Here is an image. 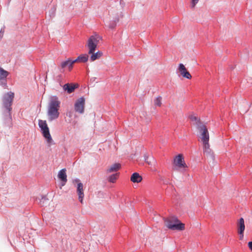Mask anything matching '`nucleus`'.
Wrapping results in <instances>:
<instances>
[{"label": "nucleus", "instance_id": "obj_1", "mask_svg": "<svg viewBox=\"0 0 252 252\" xmlns=\"http://www.w3.org/2000/svg\"><path fill=\"white\" fill-rule=\"evenodd\" d=\"M60 103L61 102L57 96L54 95L50 97L47 111L49 121L52 122L59 118Z\"/></svg>", "mask_w": 252, "mask_h": 252}, {"label": "nucleus", "instance_id": "obj_2", "mask_svg": "<svg viewBox=\"0 0 252 252\" xmlns=\"http://www.w3.org/2000/svg\"><path fill=\"white\" fill-rule=\"evenodd\" d=\"M14 97V94L12 92H9L5 94L3 97V106L5 109L4 115L9 118V120L12 119L11 115V111L12 110L11 105Z\"/></svg>", "mask_w": 252, "mask_h": 252}, {"label": "nucleus", "instance_id": "obj_3", "mask_svg": "<svg viewBox=\"0 0 252 252\" xmlns=\"http://www.w3.org/2000/svg\"><path fill=\"white\" fill-rule=\"evenodd\" d=\"M38 126L40 128V131L42 136L46 141L48 146L50 147L52 145H54L55 143L54 142L50 134L49 128L48 126L46 121L45 120H39Z\"/></svg>", "mask_w": 252, "mask_h": 252}, {"label": "nucleus", "instance_id": "obj_4", "mask_svg": "<svg viewBox=\"0 0 252 252\" xmlns=\"http://www.w3.org/2000/svg\"><path fill=\"white\" fill-rule=\"evenodd\" d=\"M164 220L165 225L171 230H183L185 228V224L176 217H173L172 219L165 218Z\"/></svg>", "mask_w": 252, "mask_h": 252}, {"label": "nucleus", "instance_id": "obj_5", "mask_svg": "<svg viewBox=\"0 0 252 252\" xmlns=\"http://www.w3.org/2000/svg\"><path fill=\"white\" fill-rule=\"evenodd\" d=\"M100 39V36L97 35H93L90 37L88 41L89 54H92L95 52L97 45Z\"/></svg>", "mask_w": 252, "mask_h": 252}, {"label": "nucleus", "instance_id": "obj_6", "mask_svg": "<svg viewBox=\"0 0 252 252\" xmlns=\"http://www.w3.org/2000/svg\"><path fill=\"white\" fill-rule=\"evenodd\" d=\"M197 129L200 134L202 141H209V135L207 127L203 124L199 123L197 124Z\"/></svg>", "mask_w": 252, "mask_h": 252}, {"label": "nucleus", "instance_id": "obj_7", "mask_svg": "<svg viewBox=\"0 0 252 252\" xmlns=\"http://www.w3.org/2000/svg\"><path fill=\"white\" fill-rule=\"evenodd\" d=\"M74 63L73 59L69 58L61 62L59 69L61 72H63L65 69H68V70L71 71L73 68Z\"/></svg>", "mask_w": 252, "mask_h": 252}, {"label": "nucleus", "instance_id": "obj_8", "mask_svg": "<svg viewBox=\"0 0 252 252\" xmlns=\"http://www.w3.org/2000/svg\"><path fill=\"white\" fill-rule=\"evenodd\" d=\"M85 98L81 97L78 98L75 103L74 109L76 112L82 114L84 111Z\"/></svg>", "mask_w": 252, "mask_h": 252}, {"label": "nucleus", "instance_id": "obj_9", "mask_svg": "<svg viewBox=\"0 0 252 252\" xmlns=\"http://www.w3.org/2000/svg\"><path fill=\"white\" fill-rule=\"evenodd\" d=\"M178 72L183 77L190 79L191 78V75L187 70V68L183 63H180L178 68Z\"/></svg>", "mask_w": 252, "mask_h": 252}, {"label": "nucleus", "instance_id": "obj_10", "mask_svg": "<svg viewBox=\"0 0 252 252\" xmlns=\"http://www.w3.org/2000/svg\"><path fill=\"white\" fill-rule=\"evenodd\" d=\"M174 164L175 165L180 168L187 167L183 156L181 154H179L178 156H176L174 159Z\"/></svg>", "mask_w": 252, "mask_h": 252}, {"label": "nucleus", "instance_id": "obj_11", "mask_svg": "<svg viewBox=\"0 0 252 252\" xmlns=\"http://www.w3.org/2000/svg\"><path fill=\"white\" fill-rule=\"evenodd\" d=\"M58 177L62 181V186H64L67 182L66 169L65 168L61 169L58 173Z\"/></svg>", "mask_w": 252, "mask_h": 252}, {"label": "nucleus", "instance_id": "obj_12", "mask_svg": "<svg viewBox=\"0 0 252 252\" xmlns=\"http://www.w3.org/2000/svg\"><path fill=\"white\" fill-rule=\"evenodd\" d=\"M78 87V85L77 84L66 83L63 85V89L65 91H66L68 94H71Z\"/></svg>", "mask_w": 252, "mask_h": 252}, {"label": "nucleus", "instance_id": "obj_13", "mask_svg": "<svg viewBox=\"0 0 252 252\" xmlns=\"http://www.w3.org/2000/svg\"><path fill=\"white\" fill-rule=\"evenodd\" d=\"M77 192L78 195V199L81 203L83 202V199L84 196L83 192V185L81 183H79L77 184Z\"/></svg>", "mask_w": 252, "mask_h": 252}, {"label": "nucleus", "instance_id": "obj_14", "mask_svg": "<svg viewBox=\"0 0 252 252\" xmlns=\"http://www.w3.org/2000/svg\"><path fill=\"white\" fill-rule=\"evenodd\" d=\"M89 59V56L87 54H81V55L79 56L76 59L73 60L74 61V63H86L88 61Z\"/></svg>", "mask_w": 252, "mask_h": 252}, {"label": "nucleus", "instance_id": "obj_15", "mask_svg": "<svg viewBox=\"0 0 252 252\" xmlns=\"http://www.w3.org/2000/svg\"><path fill=\"white\" fill-rule=\"evenodd\" d=\"M130 180L133 183H138L142 181V178L138 173L134 172L131 175Z\"/></svg>", "mask_w": 252, "mask_h": 252}, {"label": "nucleus", "instance_id": "obj_16", "mask_svg": "<svg viewBox=\"0 0 252 252\" xmlns=\"http://www.w3.org/2000/svg\"><path fill=\"white\" fill-rule=\"evenodd\" d=\"M238 232H244L245 229V221L243 218H241L237 222Z\"/></svg>", "mask_w": 252, "mask_h": 252}, {"label": "nucleus", "instance_id": "obj_17", "mask_svg": "<svg viewBox=\"0 0 252 252\" xmlns=\"http://www.w3.org/2000/svg\"><path fill=\"white\" fill-rule=\"evenodd\" d=\"M121 168V164L118 163H115L112 165L109 169H107V173H111L118 171Z\"/></svg>", "mask_w": 252, "mask_h": 252}, {"label": "nucleus", "instance_id": "obj_18", "mask_svg": "<svg viewBox=\"0 0 252 252\" xmlns=\"http://www.w3.org/2000/svg\"><path fill=\"white\" fill-rule=\"evenodd\" d=\"M90 54L91 55L90 57V60L92 62H93L100 58L102 55V53L101 51H98L96 53L93 52V53Z\"/></svg>", "mask_w": 252, "mask_h": 252}, {"label": "nucleus", "instance_id": "obj_19", "mask_svg": "<svg viewBox=\"0 0 252 252\" xmlns=\"http://www.w3.org/2000/svg\"><path fill=\"white\" fill-rule=\"evenodd\" d=\"M39 204L41 206H44L47 205L48 203L49 199L47 198L46 196H41V198H39Z\"/></svg>", "mask_w": 252, "mask_h": 252}, {"label": "nucleus", "instance_id": "obj_20", "mask_svg": "<svg viewBox=\"0 0 252 252\" xmlns=\"http://www.w3.org/2000/svg\"><path fill=\"white\" fill-rule=\"evenodd\" d=\"M9 72L1 67H0V79H6Z\"/></svg>", "mask_w": 252, "mask_h": 252}, {"label": "nucleus", "instance_id": "obj_21", "mask_svg": "<svg viewBox=\"0 0 252 252\" xmlns=\"http://www.w3.org/2000/svg\"><path fill=\"white\" fill-rule=\"evenodd\" d=\"M118 173L113 174L108 178V181L111 183H114L117 179Z\"/></svg>", "mask_w": 252, "mask_h": 252}, {"label": "nucleus", "instance_id": "obj_22", "mask_svg": "<svg viewBox=\"0 0 252 252\" xmlns=\"http://www.w3.org/2000/svg\"><path fill=\"white\" fill-rule=\"evenodd\" d=\"M161 97L160 96L157 97L155 100V104L157 106H160L161 104Z\"/></svg>", "mask_w": 252, "mask_h": 252}, {"label": "nucleus", "instance_id": "obj_23", "mask_svg": "<svg viewBox=\"0 0 252 252\" xmlns=\"http://www.w3.org/2000/svg\"><path fill=\"white\" fill-rule=\"evenodd\" d=\"M0 85L5 87L7 85L6 79H0Z\"/></svg>", "mask_w": 252, "mask_h": 252}, {"label": "nucleus", "instance_id": "obj_24", "mask_svg": "<svg viewBox=\"0 0 252 252\" xmlns=\"http://www.w3.org/2000/svg\"><path fill=\"white\" fill-rule=\"evenodd\" d=\"M118 21V19L117 20L112 22L109 25V28L111 29H114L116 26V22Z\"/></svg>", "mask_w": 252, "mask_h": 252}, {"label": "nucleus", "instance_id": "obj_25", "mask_svg": "<svg viewBox=\"0 0 252 252\" xmlns=\"http://www.w3.org/2000/svg\"><path fill=\"white\" fill-rule=\"evenodd\" d=\"M203 142L204 149L206 150H207V149H209V141H203Z\"/></svg>", "mask_w": 252, "mask_h": 252}, {"label": "nucleus", "instance_id": "obj_26", "mask_svg": "<svg viewBox=\"0 0 252 252\" xmlns=\"http://www.w3.org/2000/svg\"><path fill=\"white\" fill-rule=\"evenodd\" d=\"M4 29H5V26H3L0 30V39H1V38L3 36V33L4 32Z\"/></svg>", "mask_w": 252, "mask_h": 252}, {"label": "nucleus", "instance_id": "obj_27", "mask_svg": "<svg viewBox=\"0 0 252 252\" xmlns=\"http://www.w3.org/2000/svg\"><path fill=\"white\" fill-rule=\"evenodd\" d=\"M144 159L145 162H146L148 164H152V162L151 160H149V157L146 155H144Z\"/></svg>", "mask_w": 252, "mask_h": 252}, {"label": "nucleus", "instance_id": "obj_28", "mask_svg": "<svg viewBox=\"0 0 252 252\" xmlns=\"http://www.w3.org/2000/svg\"><path fill=\"white\" fill-rule=\"evenodd\" d=\"M199 0H191V6L193 7L196 3H197Z\"/></svg>", "mask_w": 252, "mask_h": 252}, {"label": "nucleus", "instance_id": "obj_29", "mask_svg": "<svg viewBox=\"0 0 252 252\" xmlns=\"http://www.w3.org/2000/svg\"><path fill=\"white\" fill-rule=\"evenodd\" d=\"M190 119L193 121H197V118L196 117L191 115L190 116Z\"/></svg>", "mask_w": 252, "mask_h": 252}, {"label": "nucleus", "instance_id": "obj_30", "mask_svg": "<svg viewBox=\"0 0 252 252\" xmlns=\"http://www.w3.org/2000/svg\"><path fill=\"white\" fill-rule=\"evenodd\" d=\"M238 232V234L240 235V239H242L243 238V237H244V232H242L241 233V231H239Z\"/></svg>", "mask_w": 252, "mask_h": 252}, {"label": "nucleus", "instance_id": "obj_31", "mask_svg": "<svg viewBox=\"0 0 252 252\" xmlns=\"http://www.w3.org/2000/svg\"><path fill=\"white\" fill-rule=\"evenodd\" d=\"M248 245L250 249L252 251V241L249 242Z\"/></svg>", "mask_w": 252, "mask_h": 252}, {"label": "nucleus", "instance_id": "obj_32", "mask_svg": "<svg viewBox=\"0 0 252 252\" xmlns=\"http://www.w3.org/2000/svg\"><path fill=\"white\" fill-rule=\"evenodd\" d=\"M120 3L122 7H124L125 5V3L124 0H120Z\"/></svg>", "mask_w": 252, "mask_h": 252}, {"label": "nucleus", "instance_id": "obj_33", "mask_svg": "<svg viewBox=\"0 0 252 252\" xmlns=\"http://www.w3.org/2000/svg\"><path fill=\"white\" fill-rule=\"evenodd\" d=\"M74 181H75V182H78V183H80V180H79V179H75V180H74Z\"/></svg>", "mask_w": 252, "mask_h": 252}, {"label": "nucleus", "instance_id": "obj_34", "mask_svg": "<svg viewBox=\"0 0 252 252\" xmlns=\"http://www.w3.org/2000/svg\"><path fill=\"white\" fill-rule=\"evenodd\" d=\"M51 11H52V14H54V13H55V9H54V8L52 9Z\"/></svg>", "mask_w": 252, "mask_h": 252}, {"label": "nucleus", "instance_id": "obj_35", "mask_svg": "<svg viewBox=\"0 0 252 252\" xmlns=\"http://www.w3.org/2000/svg\"><path fill=\"white\" fill-rule=\"evenodd\" d=\"M151 158L153 160H154L153 158Z\"/></svg>", "mask_w": 252, "mask_h": 252}]
</instances>
